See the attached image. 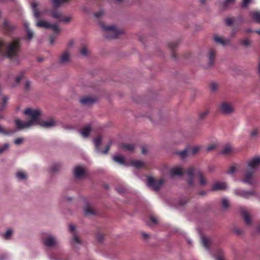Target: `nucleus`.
Listing matches in <instances>:
<instances>
[{"instance_id": "1", "label": "nucleus", "mask_w": 260, "mask_h": 260, "mask_svg": "<svg viewBox=\"0 0 260 260\" xmlns=\"http://www.w3.org/2000/svg\"><path fill=\"white\" fill-rule=\"evenodd\" d=\"M19 40H15L7 45L4 40L0 38V57L12 58L18 56L20 46Z\"/></svg>"}, {"instance_id": "2", "label": "nucleus", "mask_w": 260, "mask_h": 260, "mask_svg": "<svg viewBox=\"0 0 260 260\" xmlns=\"http://www.w3.org/2000/svg\"><path fill=\"white\" fill-rule=\"evenodd\" d=\"M260 167V156H255L247 160L246 168L244 171V178L241 181L248 185H253L252 180L255 171Z\"/></svg>"}, {"instance_id": "3", "label": "nucleus", "mask_w": 260, "mask_h": 260, "mask_svg": "<svg viewBox=\"0 0 260 260\" xmlns=\"http://www.w3.org/2000/svg\"><path fill=\"white\" fill-rule=\"evenodd\" d=\"M196 173V176L198 178L200 185L204 186L206 184V180L203 176V173L200 171H195L193 167L188 168L186 172L188 178L187 183L190 186L193 185V175Z\"/></svg>"}, {"instance_id": "4", "label": "nucleus", "mask_w": 260, "mask_h": 260, "mask_svg": "<svg viewBox=\"0 0 260 260\" xmlns=\"http://www.w3.org/2000/svg\"><path fill=\"white\" fill-rule=\"evenodd\" d=\"M100 25L102 29L105 31V37L108 39H116L122 33V31L118 29L114 25L105 26L103 23L100 22Z\"/></svg>"}, {"instance_id": "5", "label": "nucleus", "mask_w": 260, "mask_h": 260, "mask_svg": "<svg viewBox=\"0 0 260 260\" xmlns=\"http://www.w3.org/2000/svg\"><path fill=\"white\" fill-rule=\"evenodd\" d=\"M146 179V184L147 186L155 191H158L160 189L165 182L164 178L155 179L150 176H147Z\"/></svg>"}, {"instance_id": "6", "label": "nucleus", "mask_w": 260, "mask_h": 260, "mask_svg": "<svg viewBox=\"0 0 260 260\" xmlns=\"http://www.w3.org/2000/svg\"><path fill=\"white\" fill-rule=\"evenodd\" d=\"M23 114L28 116L29 119L28 121L30 122L32 125L39 122V118L41 115V111L40 109L32 110L30 108H27L23 111Z\"/></svg>"}, {"instance_id": "7", "label": "nucleus", "mask_w": 260, "mask_h": 260, "mask_svg": "<svg viewBox=\"0 0 260 260\" xmlns=\"http://www.w3.org/2000/svg\"><path fill=\"white\" fill-rule=\"evenodd\" d=\"M218 109L220 113L226 115H230L235 112L233 104L227 101L221 102L218 106Z\"/></svg>"}, {"instance_id": "8", "label": "nucleus", "mask_w": 260, "mask_h": 260, "mask_svg": "<svg viewBox=\"0 0 260 260\" xmlns=\"http://www.w3.org/2000/svg\"><path fill=\"white\" fill-rule=\"evenodd\" d=\"M234 194L246 199H249L251 197L256 194L255 191L253 190H246L240 188H236L234 190Z\"/></svg>"}, {"instance_id": "9", "label": "nucleus", "mask_w": 260, "mask_h": 260, "mask_svg": "<svg viewBox=\"0 0 260 260\" xmlns=\"http://www.w3.org/2000/svg\"><path fill=\"white\" fill-rule=\"evenodd\" d=\"M42 240L43 244L47 247H52L57 244L55 238L50 234L43 236Z\"/></svg>"}, {"instance_id": "10", "label": "nucleus", "mask_w": 260, "mask_h": 260, "mask_svg": "<svg viewBox=\"0 0 260 260\" xmlns=\"http://www.w3.org/2000/svg\"><path fill=\"white\" fill-rule=\"evenodd\" d=\"M36 26L40 28H50L56 34H58L60 30L59 26L57 24H52L43 20L38 21L36 23Z\"/></svg>"}, {"instance_id": "11", "label": "nucleus", "mask_w": 260, "mask_h": 260, "mask_svg": "<svg viewBox=\"0 0 260 260\" xmlns=\"http://www.w3.org/2000/svg\"><path fill=\"white\" fill-rule=\"evenodd\" d=\"M3 26L5 33L8 35L14 31L17 28L14 24L7 19H4Z\"/></svg>"}, {"instance_id": "12", "label": "nucleus", "mask_w": 260, "mask_h": 260, "mask_svg": "<svg viewBox=\"0 0 260 260\" xmlns=\"http://www.w3.org/2000/svg\"><path fill=\"white\" fill-rule=\"evenodd\" d=\"M216 54V51L213 49H210L207 54V57L208 62L207 64L208 67L210 68L213 66L214 63V59Z\"/></svg>"}, {"instance_id": "13", "label": "nucleus", "mask_w": 260, "mask_h": 260, "mask_svg": "<svg viewBox=\"0 0 260 260\" xmlns=\"http://www.w3.org/2000/svg\"><path fill=\"white\" fill-rule=\"evenodd\" d=\"M15 123L17 126L16 129L17 131H20L25 128H28L32 126L30 122L28 121L24 122L20 119L15 120Z\"/></svg>"}, {"instance_id": "14", "label": "nucleus", "mask_w": 260, "mask_h": 260, "mask_svg": "<svg viewBox=\"0 0 260 260\" xmlns=\"http://www.w3.org/2000/svg\"><path fill=\"white\" fill-rule=\"evenodd\" d=\"M80 103L84 106H89L93 104L96 102V99L89 96H85L79 100Z\"/></svg>"}, {"instance_id": "15", "label": "nucleus", "mask_w": 260, "mask_h": 260, "mask_svg": "<svg viewBox=\"0 0 260 260\" xmlns=\"http://www.w3.org/2000/svg\"><path fill=\"white\" fill-rule=\"evenodd\" d=\"M38 124L43 127L50 128L56 125V122L54 119L51 118L48 120L39 121Z\"/></svg>"}, {"instance_id": "16", "label": "nucleus", "mask_w": 260, "mask_h": 260, "mask_svg": "<svg viewBox=\"0 0 260 260\" xmlns=\"http://www.w3.org/2000/svg\"><path fill=\"white\" fill-rule=\"evenodd\" d=\"M227 185L225 182H216L211 186V190L216 191L219 190H226Z\"/></svg>"}, {"instance_id": "17", "label": "nucleus", "mask_w": 260, "mask_h": 260, "mask_svg": "<svg viewBox=\"0 0 260 260\" xmlns=\"http://www.w3.org/2000/svg\"><path fill=\"white\" fill-rule=\"evenodd\" d=\"M38 3L35 2L31 3V7L33 12V16L37 19H39L41 17V12L38 8Z\"/></svg>"}, {"instance_id": "18", "label": "nucleus", "mask_w": 260, "mask_h": 260, "mask_svg": "<svg viewBox=\"0 0 260 260\" xmlns=\"http://www.w3.org/2000/svg\"><path fill=\"white\" fill-rule=\"evenodd\" d=\"M170 174L171 177L177 176H180L183 175V171L181 167H176L170 170Z\"/></svg>"}, {"instance_id": "19", "label": "nucleus", "mask_w": 260, "mask_h": 260, "mask_svg": "<svg viewBox=\"0 0 260 260\" xmlns=\"http://www.w3.org/2000/svg\"><path fill=\"white\" fill-rule=\"evenodd\" d=\"M213 40L216 44L221 45L222 46H226L230 44L229 39H223L222 38L217 35L214 36Z\"/></svg>"}, {"instance_id": "20", "label": "nucleus", "mask_w": 260, "mask_h": 260, "mask_svg": "<svg viewBox=\"0 0 260 260\" xmlns=\"http://www.w3.org/2000/svg\"><path fill=\"white\" fill-rule=\"evenodd\" d=\"M70 61V54L68 51H64L60 56L59 63L66 64Z\"/></svg>"}, {"instance_id": "21", "label": "nucleus", "mask_w": 260, "mask_h": 260, "mask_svg": "<svg viewBox=\"0 0 260 260\" xmlns=\"http://www.w3.org/2000/svg\"><path fill=\"white\" fill-rule=\"evenodd\" d=\"M91 129V125L88 124L83 127L80 131V134L84 137L87 138L88 137Z\"/></svg>"}, {"instance_id": "22", "label": "nucleus", "mask_w": 260, "mask_h": 260, "mask_svg": "<svg viewBox=\"0 0 260 260\" xmlns=\"http://www.w3.org/2000/svg\"><path fill=\"white\" fill-rule=\"evenodd\" d=\"M74 174L76 178H80L84 175V169L81 167H76L74 169Z\"/></svg>"}, {"instance_id": "23", "label": "nucleus", "mask_w": 260, "mask_h": 260, "mask_svg": "<svg viewBox=\"0 0 260 260\" xmlns=\"http://www.w3.org/2000/svg\"><path fill=\"white\" fill-rule=\"evenodd\" d=\"M175 154L178 155L180 158L183 159L187 157L188 155V149L187 147L181 151H177L175 152Z\"/></svg>"}, {"instance_id": "24", "label": "nucleus", "mask_w": 260, "mask_h": 260, "mask_svg": "<svg viewBox=\"0 0 260 260\" xmlns=\"http://www.w3.org/2000/svg\"><path fill=\"white\" fill-rule=\"evenodd\" d=\"M232 151V147L230 144H226L222 148V150L220 152L221 154L227 155L230 154Z\"/></svg>"}, {"instance_id": "25", "label": "nucleus", "mask_w": 260, "mask_h": 260, "mask_svg": "<svg viewBox=\"0 0 260 260\" xmlns=\"http://www.w3.org/2000/svg\"><path fill=\"white\" fill-rule=\"evenodd\" d=\"M51 16L52 18L57 19L58 21L59 22L60 19L62 16V14L60 11L55 9L53 10L51 12Z\"/></svg>"}, {"instance_id": "26", "label": "nucleus", "mask_w": 260, "mask_h": 260, "mask_svg": "<svg viewBox=\"0 0 260 260\" xmlns=\"http://www.w3.org/2000/svg\"><path fill=\"white\" fill-rule=\"evenodd\" d=\"M119 148L126 151H132L135 149V145L133 144L122 143L119 146Z\"/></svg>"}, {"instance_id": "27", "label": "nucleus", "mask_w": 260, "mask_h": 260, "mask_svg": "<svg viewBox=\"0 0 260 260\" xmlns=\"http://www.w3.org/2000/svg\"><path fill=\"white\" fill-rule=\"evenodd\" d=\"M102 137L101 136H98L93 140V143L96 148V151L98 153L101 152L100 150V146L102 142Z\"/></svg>"}, {"instance_id": "28", "label": "nucleus", "mask_w": 260, "mask_h": 260, "mask_svg": "<svg viewBox=\"0 0 260 260\" xmlns=\"http://www.w3.org/2000/svg\"><path fill=\"white\" fill-rule=\"evenodd\" d=\"M201 241H202V243L203 245L205 247V248L207 250H209L210 249V243H211V239H210L206 237L203 236V237H202V238H201Z\"/></svg>"}, {"instance_id": "29", "label": "nucleus", "mask_w": 260, "mask_h": 260, "mask_svg": "<svg viewBox=\"0 0 260 260\" xmlns=\"http://www.w3.org/2000/svg\"><path fill=\"white\" fill-rule=\"evenodd\" d=\"M70 0H51L52 7L54 8H58L62 4L65 3Z\"/></svg>"}, {"instance_id": "30", "label": "nucleus", "mask_w": 260, "mask_h": 260, "mask_svg": "<svg viewBox=\"0 0 260 260\" xmlns=\"http://www.w3.org/2000/svg\"><path fill=\"white\" fill-rule=\"evenodd\" d=\"M113 160L119 164H124V157L122 155L119 154L115 155L113 156Z\"/></svg>"}, {"instance_id": "31", "label": "nucleus", "mask_w": 260, "mask_h": 260, "mask_svg": "<svg viewBox=\"0 0 260 260\" xmlns=\"http://www.w3.org/2000/svg\"><path fill=\"white\" fill-rule=\"evenodd\" d=\"M79 52L83 56L87 57L89 53L87 47L86 45H82L80 48Z\"/></svg>"}, {"instance_id": "32", "label": "nucleus", "mask_w": 260, "mask_h": 260, "mask_svg": "<svg viewBox=\"0 0 260 260\" xmlns=\"http://www.w3.org/2000/svg\"><path fill=\"white\" fill-rule=\"evenodd\" d=\"M200 146H195L190 148L188 149V155H194L196 154L200 149Z\"/></svg>"}, {"instance_id": "33", "label": "nucleus", "mask_w": 260, "mask_h": 260, "mask_svg": "<svg viewBox=\"0 0 260 260\" xmlns=\"http://www.w3.org/2000/svg\"><path fill=\"white\" fill-rule=\"evenodd\" d=\"M76 244H81V241L78 236V235L74 233L73 236L72 244L73 245V246H75Z\"/></svg>"}, {"instance_id": "34", "label": "nucleus", "mask_w": 260, "mask_h": 260, "mask_svg": "<svg viewBox=\"0 0 260 260\" xmlns=\"http://www.w3.org/2000/svg\"><path fill=\"white\" fill-rule=\"evenodd\" d=\"M61 168V166L59 164H54L50 168L51 173H54L59 171Z\"/></svg>"}, {"instance_id": "35", "label": "nucleus", "mask_w": 260, "mask_h": 260, "mask_svg": "<svg viewBox=\"0 0 260 260\" xmlns=\"http://www.w3.org/2000/svg\"><path fill=\"white\" fill-rule=\"evenodd\" d=\"M242 214L244 218L246 223L248 225H249L250 224L251 219L247 212L245 210H243L242 211Z\"/></svg>"}, {"instance_id": "36", "label": "nucleus", "mask_w": 260, "mask_h": 260, "mask_svg": "<svg viewBox=\"0 0 260 260\" xmlns=\"http://www.w3.org/2000/svg\"><path fill=\"white\" fill-rule=\"evenodd\" d=\"M252 17L256 22L260 24V12H253L252 13Z\"/></svg>"}, {"instance_id": "37", "label": "nucleus", "mask_w": 260, "mask_h": 260, "mask_svg": "<svg viewBox=\"0 0 260 260\" xmlns=\"http://www.w3.org/2000/svg\"><path fill=\"white\" fill-rule=\"evenodd\" d=\"M14 131H7L4 127L0 125V134H2L5 136L11 135L14 133Z\"/></svg>"}, {"instance_id": "38", "label": "nucleus", "mask_w": 260, "mask_h": 260, "mask_svg": "<svg viewBox=\"0 0 260 260\" xmlns=\"http://www.w3.org/2000/svg\"><path fill=\"white\" fill-rule=\"evenodd\" d=\"M144 165V162L140 160L133 161L131 162V165L136 168H139Z\"/></svg>"}, {"instance_id": "39", "label": "nucleus", "mask_w": 260, "mask_h": 260, "mask_svg": "<svg viewBox=\"0 0 260 260\" xmlns=\"http://www.w3.org/2000/svg\"><path fill=\"white\" fill-rule=\"evenodd\" d=\"M234 18L228 17L224 19L225 24L227 26H232L235 22Z\"/></svg>"}, {"instance_id": "40", "label": "nucleus", "mask_w": 260, "mask_h": 260, "mask_svg": "<svg viewBox=\"0 0 260 260\" xmlns=\"http://www.w3.org/2000/svg\"><path fill=\"white\" fill-rule=\"evenodd\" d=\"M116 190L120 194H123L126 191V188L123 185H119L116 187Z\"/></svg>"}, {"instance_id": "41", "label": "nucleus", "mask_w": 260, "mask_h": 260, "mask_svg": "<svg viewBox=\"0 0 260 260\" xmlns=\"http://www.w3.org/2000/svg\"><path fill=\"white\" fill-rule=\"evenodd\" d=\"M16 177L19 180H23L26 178V175L25 173L19 171L16 174Z\"/></svg>"}, {"instance_id": "42", "label": "nucleus", "mask_w": 260, "mask_h": 260, "mask_svg": "<svg viewBox=\"0 0 260 260\" xmlns=\"http://www.w3.org/2000/svg\"><path fill=\"white\" fill-rule=\"evenodd\" d=\"M240 43L246 48H248L250 46V41L248 39L241 40Z\"/></svg>"}, {"instance_id": "43", "label": "nucleus", "mask_w": 260, "mask_h": 260, "mask_svg": "<svg viewBox=\"0 0 260 260\" xmlns=\"http://www.w3.org/2000/svg\"><path fill=\"white\" fill-rule=\"evenodd\" d=\"M209 113V110H206V111L201 112L200 113L199 116V118L200 120H202L204 119Z\"/></svg>"}, {"instance_id": "44", "label": "nucleus", "mask_w": 260, "mask_h": 260, "mask_svg": "<svg viewBox=\"0 0 260 260\" xmlns=\"http://www.w3.org/2000/svg\"><path fill=\"white\" fill-rule=\"evenodd\" d=\"M236 0H224L221 3V5L223 8H226L229 4H233Z\"/></svg>"}, {"instance_id": "45", "label": "nucleus", "mask_w": 260, "mask_h": 260, "mask_svg": "<svg viewBox=\"0 0 260 260\" xmlns=\"http://www.w3.org/2000/svg\"><path fill=\"white\" fill-rule=\"evenodd\" d=\"M221 205H222V208H223L224 209L228 208L229 206V200L228 199H226V198H223L222 200Z\"/></svg>"}, {"instance_id": "46", "label": "nucleus", "mask_w": 260, "mask_h": 260, "mask_svg": "<svg viewBox=\"0 0 260 260\" xmlns=\"http://www.w3.org/2000/svg\"><path fill=\"white\" fill-rule=\"evenodd\" d=\"M72 19V17L71 16H66V17H61V18L60 19L59 22H64V23H68L69 22H70Z\"/></svg>"}, {"instance_id": "47", "label": "nucleus", "mask_w": 260, "mask_h": 260, "mask_svg": "<svg viewBox=\"0 0 260 260\" xmlns=\"http://www.w3.org/2000/svg\"><path fill=\"white\" fill-rule=\"evenodd\" d=\"M9 148V144L5 143L4 144V146L1 147L0 146V154L3 153L5 151L8 150Z\"/></svg>"}, {"instance_id": "48", "label": "nucleus", "mask_w": 260, "mask_h": 260, "mask_svg": "<svg viewBox=\"0 0 260 260\" xmlns=\"http://www.w3.org/2000/svg\"><path fill=\"white\" fill-rule=\"evenodd\" d=\"M12 235V231L11 230H8L7 231L6 233L4 235L3 237L6 239H9Z\"/></svg>"}, {"instance_id": "49", "label": "nucleus", "mask_w": 260, "mask_h": 260, "mask_svg": "<svg viewBox=\"0 0 260 260\" xmlns=\"http://www.w3.org/2000/svg\"><path fill=\"white\" fill-rule=\"evenodd\" d=\"M96 240L99 242L102 243L104 240V235L100 233H98L96 236Z\"/></svg>"}, {"instance_id": "50", "label": "nucleus", "mask_w": 260, "mask_h": 260, "mask_svg": "<svg viewBox=\"0 0 260 260\" xmlns=\"http://www.w3.org/2000/svg\"><path fill=\"white\" fill-rule=\"evenodd\" d=\"M84 212L86 215H92L95 214V212L93 211V210L88 207H86L85 208Z\"/></svg>"}, {"instance_id": "51", "label": "nucleus", "mask_w": 260, "mask_h": 260, "mask_svg": "<svg viewBox=\"0 0 260 260\" xmlns=\"http://www.w3.org/2000/svg\"><path fill=\"white\" fill-rule=\"evenodd\" d=\"M210 89L212 91H215L218 88V84L216 83H211L210 85Z\"/></svg>"}, {"instance_id": "52", "label": "nucleus", "mask_w": 260, "mask_h": 260, "mask_svg": "<svg viewBox=\"0 0 260 260\" xmlns=\"http://www.w3.org/2000/svg\"><path fill=\"white\" fill-rule=\"evenodd\" d=\"M236 171V168L235 166H231L230 167L229 170L227 171L226 173L230 175H233Z\"/></svg>"}, {"instance_id": "53", "label": "nucleus", "mask_w": 260, "mask_h": 260, "mask_svg": "<svg viewBox=\"0 0 260 260\" xmlns=\"http://www.w3.org/2000/svg\"><path fill=\"white\" fill-rule=\"evenodd\" d=\"M217 147V145L215 144H212L208 145L206 148V151L208 152H210L214 149H215Z\"/></svg>"}, {"instance_id": "54", "label": "nucleus", "mask_w": 260, "mask_h": 260, "mask_svg": "<svg viewBox=\"0 0 260 260\" xmlns=\"http://www.w3.org/2000/svg\"><path fill=\"white\" fill-rule=\"evenodd\" d=\"M104 11L103 10H100L99 11L94 13V17L97 18H100L104 15Z\"/></svg>"}, {"instance_id": "55", "label": "nucleus", "mask_w": 260, "mask_h": 260, "mask_svg": "<svg viewBox=\"0 0 260 260\" xmlns=\"http://www.w3.org/2000/svg\"><path fill=\"white\" fill-rule=\"evenodd\" d=\"M31 88V82L29 80H27L25 82L24 88L26 90H29Z\"/></svg>"}, {"instance_id": "56", "label": "nucleus", "mask_w": 260, "mask_h": 260, "mask_svg": "<svg viewBox=\"0 0 260 260\" xmlns=\"http://www.w3.org/2000/svg\"><path fill=\"white\" fill-rule=\"evenodd\" d=\"M26 31L27 38L29 40H30L34 36V32H32V31L31 30H28Z\"/></svg>"}, {"instance_id": "57", "label": "nucleus", "mask_w": 260, "mask_h": 260, "mask_svg": "<svg viewBox=\"0 0 260 260\" xmlns=\"http://www.w3.org/2000/svg\"><path fill=\"white\" fill-rule=\"evenodd\" d=\"M23 74L22 73L19 74L15 77V81L17 84H19L21 79H22Z\"/></svg>"}, {"instance_id": "58", "label": "nucleus", "mask_w": 260, "mask_h": 260, "mask_svg": "<svg viewBox=\"0 0 260 260\" xmlns=\"http://www.w3.org/2000/svg\"><path fill=\"white\" fill-rule=\"evenodd\" d=\"M258 136V131L256 129H253L250 133V136L251 137H257Z\"/></svg>"}, {"instance_id": "59", "label": "nucleus", "mask_w": 260, "mask_h": 260, "mask_svg": "<svg viewBox=\"0 0 260 260\" xmlns=\"http://www.w3.org/2000/svg\"><path fill=\"white\" fill-rule=\"evenodd\" d=\"M23 141V139L22 138H18L14 141V144L16 145H20L22 143Z\"/></svg>"}, {"instance_id": "60", "label": "nucleus", "mask_w": 260, "mask_h": 260, "mask_svg": "<svg viewBox=\"0 0 260 260\" xmlns=\"http://www.w3.org/2000/svg\"><path fill=\"white\" fill-rule=\"evenodd\" d=\"M177 43L176 42L171 43L169 44V47L173 50H174L177 46Z\"/></svg>"}, {"instance_id": "61", "label": "nucleus", "mask_w": 260, "mask_h": 260, "mask_svg": "<svg viewBox=\"0 0 260 260\" xmlns=\"http://www.w3.org/2000/svg\"><path fill=\"white\" fill-rule=\"evenodd\" d=\"M250 0H243L242 6L243 8H246L248 4L250 3Z\"/></svg>"}, {"instance_id": "62", "label": "nucleus", "mask_w": 260, "mask_h": 260, "mask_svg": "<svg viewBox=\"0 0 260 260\" xmlns=\"http://www.w3.org/2000/svg\"><path fill=\"white\" fill-rule=\"evenodd\" d=\"M8 98L5 96L3 97V107L0 109V111H1L3 110V108L6 105V102H7V101L8 100Z\"/></svg>"}, {"instance_id": "63", "label": "nucleus", "mask_w": 260, "mask_h": 260, "mask_svg": "<svg viewBox=\"0 0 260 260\" xmlns=\"http://www.w3.org/2000/svg\"><path fill=\"white\" fill-rule=\"evenodd\" d=\"M24 26L25 28L26 31L31 30L30 28L29 27V23L27 21L24 22Z\"/></svg>"}, {"instance_id": "64", "label": "nucleus", "mask_w": 260, "mask_h": 260, "mask_svg": "<svg viewBox=\"0 0 260 260\" xmlns=\"http://www.w3.org/2000/svg\"><path fill=\"white\" fill-rule=\"evenodd\" d=\"M69 230L71 232H74L76 229L75 226L73 224H70L69 225Z\"/></svg>"}]
</instances>
